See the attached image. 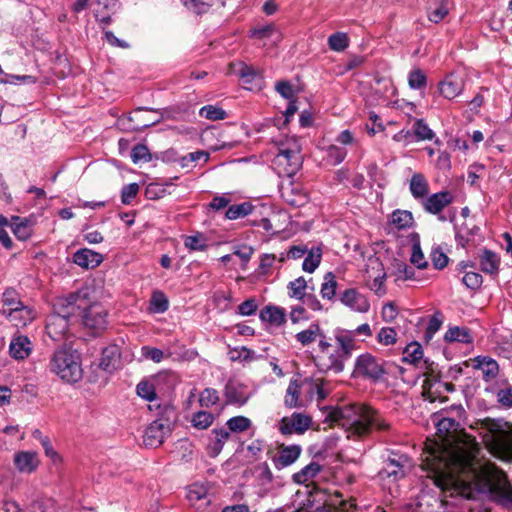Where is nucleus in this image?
Returning <instances> with one entry per match:
<instances>
[{
  "mask_svg": "<svg viewBox=\"0 0 512 512\" xmlns=\"http://www.w3.org/2000/svg\"><path fill=\"white\" fill-rule=\"evenodd\" d=\"M444 340L448 343L459 342L462 344H471L473 342V337L469 328L454 326L449 327L446 331Z\"/></svg>",
  "mask_w": 512,
  "mask_h": 512,
  "instance_id": "nucleus-28",
  "label": "nucleus"
},
{
  "mask_svg": "<svg viewBox=\"0 0 512 512\" xmlns=\"http://www.w3.org/2000/svg\"><path fill=\"white\" fill-rule=\"evenodd\" d=\"M299 390H300V384L297 380H291L289 383V386L286 390L285 395V406L287 408H297L300 407L299 403Z\"/></svg>",
  "mask_w": 512,
  "mask_h": 512,
  "instance_id": "nucleus-46",
  "label": "nucleus"
},
{
  "mask_svg": "<svg viewBox=\"0 0 512 512\" xmlns=\"http://www.w3.org/2000/svg\"><path fill=\"white\" fill-rule=\"evenodd\" d=\"M106 375L113 374L121 367V348L116 344H110L101 351V358L98 363H92Z\"/></svg>",
  "mask_w": 512,
  "mask_h": 512,
  "instance_id": "nucleus-10",
  "label": "nucleus"
},
{
  "mask_svg": "<svg viewBox=\"0 0 512 512\" xmlns=\"http://www.w3.org/2000/svg\"><path fill=\"white\" fill-rule=\"evenodd\" d=\"M238 75L246 84H252L257 79H262L257 70H255L252 66L247 65L245 63H240Z\"/></svg>",
  "mask_w": 512,
  "mask_h": 512,
  "instance_id": "nucleus-61",
  "label": "nucleus"
},
{
  "mask_svg": "<svg viewBox=\"0 0 512 512\" xmlns=\"http://www.w3.org/2000/svg\"><path fill=\"white\" fill-rule=\"evenodd\" d=\"M14 464L20 472L31 473L37 467L35 455L31 452H18L14 456Z\"/></svg>",
  "mask_w": 512,
  "mask_h": 512,
  "instance_id": "nucleus-29",
  "label": "nucleus"
},
{
  "mask_svg": "<svg viewBox=\"0 0 512 512\" xmlns=\"http://www.w3.org/2000/svg\"><path fill=\"white\" fill-rule=\"evenodd\" d=\"M171 431L169 424L152 421L144 432L143 442L146 447L156 448L163 443Z\"/></svg>",
  "mask_w": 512,
  "mask_h": 512,
  "instance_id": "nucleus-12",
  "label": "nucleus"
},
{
  "mask_svg": "<svg viewBox=\"0 0 512 512\" xmlns=\"http://www.w3.org/2000/svg\"><path fill=\"white\" fill-rule=\"evenodd\" d=\"M246 386L237 380L229 379L224 387V396L226 404H234L243 406L249 400V395L246 393Z\"/></svg>",
  "mask_w": 512,
  "mask_h": 512,
  "instance_id": "nucleus-13",
  "label": "nucleus"
},
{
  "mask_svg": "<svg viewBox=\"0 0 512 512\" xmlns=\"http://www.w3.org/2000/svg\"><path fill=\"white\" fill-rule=\"evenodd\" d=\"M443 323V314L436 311L429 319L427 329L424 333V340L429 342L434 337L435 333L441 328Z\"/></svg>",
  "mask_w": 512,
  "mask_h": 512,
  "instance_id": "nucleus-54",
  "label": "nucleus"
},
{
  "mask_svg": "<svg viewBox=\"0 0 512 512\" xmlns=\"http://www.w3.org/2000/svg\"><path fill=\"white\" fill-rule=\"evenodd\" d=\"M32 436L34 439L38 440L45 452V455L49 457L54 463L61 460L58 452L53 448L50 438L48 436L43 435V433L39 429H35L32 432Z\"/></svg>",
  "mask_w": 512,
  "mask_h": 512,
  "instance_id": "nucleus-38",
  "label": "nucleus"
},
{
  "mask_svg": "<svg viewBox=\"0 0 512 512\" xmlns=\"http://www.w3.org/2000/svg\"><path fill=\"white\" fill-rule=\"evenodd\" d=\"M273 166L279 174L294 176L302 165V157L297 150L289 148H279L277 154L272 160Z\"/></svg>",
  "mask_w": 512,
  "mask_h": 512,
  "instance_id": "nucleus-6",
  "label": "nucleus"
},
{
  "mask_svg": "<svg viewBox=\"0 0 512 512\" xmlns=\"http://www.w3.org/2000/svg\"><path fill=\"white\" fill-rule=\"evenodd\" d=\"M410 192L415 199L422 198L428 193V182L421 173L413 174L410 180Z\"/></svg>",
  "mask_w": 512,
  "mask_h": 512,
  "instance_id": "nucleus-34",
  "label": "nucleus"
},
{
  "mask_svg": "<svg viewBox=\"0 0 512 512\" xmlns=\"http://www.w3.org/2000/svg\"><path fill=\"white\" fill-rule=\"evenodd\" d=\"M48 367L52 373L67 383H76L83 376L80 355L71 347L63 346L56 349Z\"/></svg>",
  "mask_w": 512,
  "mask_h": 512,
  "instance_id": "nucleus-2",
  "label": "nucleus"
},
{
  "mask_svg": "<svg viewBox=\"0 0 512 512\" xmlns=\"http://www.w3.org/2000/svg\"><path fill=\"white\" fill-rule=\"evenodd\" d=\"M413 221L412 213L407 210H395L391 215V223L399 230L409 228Z\"/></svg>",
  "mask_w": 512,
  "mask_h": 512,
  "instance_id": "nucleus-40",
  "label": "nucleus"
},
{
  "mask_svg": "<svg viewBox=\"0 0 512 512\" xmlns=\"http://www.w3.org/2000/svg\"><path fill=\"white\" fill-rule=\"evenodd\" d=\"M136 393L139 397L148 402H153L157 399L155 386L147 379H143L137 384Z\"/></svg>",
  "mask_w": 512,
  "mask_h": 512,
  "instance_id": "nucleus-44",
  "label": "nucleus"
},
{
  "mask_svg": "<svg viewBox=\"0 0 512 512\" xmlns=\"http://www.w3.org/2000/svg\"><path fill=\"white\" fill-rule=\"evenodd\" d=\"M226 425L229 431L233 433H240L249 429L252 425V422L249 418L245 416H235L228 419Z\"/></svg>",
  "mask_w": 512,
  "mask_h": 512,
  "instance_id": "nucleus-55",
  "label": "nucleus"
},
{
  "mask_svg": "<svg viewBox=\"0 0 512 512\" xmlns=\"http://www.w3.org/2000/svg\"><path fill=\"white\" fill-rule=\"evenodd\" d=\"M182 3L196 14L206 13L212 6H224L223 0H181Z\"/></svg>",
  "mask_w": 512,
  "mask_h": 512,
  "instance_id": "nucleus-33",
  "label": "nucleus"
},
{
  "mask_svg": "<svg viewBox=\"0 0 512 512\" xmlns=\"http://www.w3.org/2000/svg\"><path fill=\"white\" fill-rule=\"evenodd\" d=\"M454 231H455V241H456L457 245L464 248L470 242V240L476 234H478V232L480 231V228L476 225H474L472 228H468V227H466V225L458 226L455 224Z\"/></svg>",
  "mask_w": 512,
  "mask_h": 512,
  "instance_id": "nucleus-32",
  "label": "nucleus"
},
{
  "mask_svg": "<svg viewBox=\"0 0 512 512\" xmlns=\"http://www.w3.org/2000/svg\"><path fill=\"white\" fill-rule=\"evenodd\" d=\"M454 200L453 195L448 190L433 193L428 196L424 202V210L430 214H439L442 210L450 205Z\"/></svg>",
  "mask_w": 512,
  "mask_h": 512,
  "instance_id": "nucleus-15",
  "label": "nucleus"
},
{
  "mask_svg": "<svg viewBox=\"0 0 512 512\" xmlns=\"http://www.w3.org/2000/svg\"><path fill=\"white\" fill-rule=\"evenodd\" d=\"M184 245L191 251H205L208 248L207 238L203 233L197 232L184 238Z\"/></svg>",
  "mask_w": 512,
  "mask_h": 512,
  "instance_id": "nucleus-42",
  "label": "nucleus"
},
{
  "mask_svg": "<svg viewBox=\"0 0 512 512\" xmlns=\"http://www.w3.org/2000/svg\"><path fill=\"white\" fill-rule=\"evenodd\" d=\"M334 337L338 343V349L341 350L342 355L346 358H351L352 351L355 348V335L353 331L337 327L334 330Z\"/></svg>",
  "mask_w": 512,
  "mask_h": 512,
  "instance_id": "nucleus-23",
  "label": "nucleus"
},
{
  "mask_svg": "<svg viewBox=\"0 0 512 512\" xmlns=\"http://www.w3.org/2000/svg\"><path fill=\"white\" fill-rule=\"evenodd\" d=\"M408 84L411 89L421 90L427 85V77L421 69H413L408 74Z\"/></svg>",
  "mask_w": 512,
  "mask_h": 512,
  "instance_id": "nucleus-56",
  "label": "nucleus"
},
{
  "mask_svg": "<svg viewBox=\"0 0 512 512\" xmlns=\"http://www.w3.org/2000/svg\"><path fill=\"white\" fill-rule=\"evenodd\" d=\"M348 359L349 358H346L342 355L341 350L337 349L335 352L329 355L328 363L317 364V367L318 370L323 373L332 371L336 374H339L344 370L345 361H347Z\"/></svg>",
  "mask_w": 512,
  "mask_h": 512,
  "instance_id": "nucleus-27",
  "label": "nucleus"
},
{
  "mask_svg": "<svg viewBox=\"0 0 512 512\" xmlns=\"http://www.w3.org/2000/svg\"><path fill=\"white\" fill-rule=\"evenodd\" d=\"M355 431L360 435L368 434L372 429L388 431L390 424L373 409H365L357 420L354 421Z\"/></svg>",
  "mask_w": 512,
  "mask_h": 512,
  "instance_id": "nucleus-9",
  "label": "nucleus"
},
{
  "mask_svg": "<svg viewBox=\"0 0 512 512\" xmlns=\"http://www.w3.org/2000/svg\"><path fill=\"white\" fill-rule=\"evenodd\" d=\"M322 259V252L319 247L312 248L305 257L302 269L305 272L313 273L320 265Z\"/></svg>",
  "mask_w": 512,
  "mask_h": 512,
  "instance_id": "nucleus-41",
  "label": "nucleus"
},
{
  "mask_svg": "<svg viewBox=\"0 0 512 512\" xmlns=\"http://www.w3.org/2000/svg\"><path fill=\"white\" fill-rule=\"evenodd\" d=\"M394 267L395 273L398 275V278H402L403 280H420L419 278L416 277V272L414 268L409 266L405 262L396 261Z\"/></svg>",
  "mask_w": 512,
  "mask_h": 512,
  "instance_id": "nucleus-60",
  "label": "nucleus"
},
{
  "mask_svg": "<svg viewBox=\"0 0 512 512\" xmlns=\"http://www.w3.org/2000/svg\"><path fill=\"white\" fill-rule=\"evenodd\" d=\"M307 282L303 276L290 281L287 285L288 295L290 298L301 300L306 295Z\"/></svg>",
  "mask_w": 512,
  "mask_h": 512,
  "instance_id": "nucleus-43",
  "label": "nucleus"
},
{
  "mask_svg": "<svg viewBox=\"0 0 512 512\" xmlns=\"http://www.w3.org/2000/svg\"><path fill=\"white\" fill-rule=\"evenodd\" d=\"M349 45V38L346 33L336 32L328 37V46L336 52L344 51Z\"/></svg>",
  "mask_w": 512,
  "mask_h": 512,
  "instance_id": "nucleus-52",
  "label": "nucleus"
},
{
  "mask_svg": "<svg viewBox=\"0 0 512 512\" xmlns=\"http://www.w3.org/2000/svg\"><path fill=\"white\" fill-rule=\"evenodd\" d=\"M214 419L215 417L211 412L201 410L193 414L191 423L193 427L204 430L212 425Z\"/></svg>",
  "mask_w": 512,
  "mask_h": 512,
  "instance_id": "nucleus-50",
  "label": "nucleus"
},
{
  "mask_svg": "<svg viewBox=\"0 0 512 512\" xmlns=\"http://www.w3.org/2000/svg\"><path fill=\"white\" fill-rule=\"evenodd\" d=\"M169 192L160 182L149 183L145 188V196L149 200H158L166 196Z\"/></svg>",
  "mask_w": 512,
  "mask_h": 512,
  "instance_id": "nucleus-58",
  "label": "nucleus"
},
{
  "mask_svg": "<svg viewBox=\"0 0 512 512\" xmlns=\"http://www.w3.org/2000/svg\"><path fill=\"white\" fill-rule=\"evenodd\" d=\"M388 364L389 362L381 361L370 353H364L356 358L354 369L363 377L378 382L388 373Z\"/></svg>",
  "mask_w": 512,
  "mask_h": 512,
  "instance_id": "nucleus-5",
  "label": "nucleus"
},
{
  "mask_svg": "<svg viewBox=\"0 0 512 512\" xmlns=\"http://www.w3.org/2000/svg\"><path fill=\"white\" fill-rule=\"evenodd\" d=\"M199 115L211 121L224 120L227 117V112L217 106L205 105L200 108Z\"/></svg>",
  "mask_w": 512,
  "mask_h": 512,
  "instance_id": "nucleus-53",
  "label": "nucleus"
},
{
  "mask_svg": "<svg viewBox=\"0 0 512 512\" xmlns=\"http://www.w3.org/2000/svg\"><path fill=\"white\" fill-rule=\"evenodd\" d=\"M479 265L482 272L491 276H497L499 273L500 257L496 252L484 248L479 256Z\"/></svg>",
  "mask_w": 512,
  "mask_h": 512,
  "instance_id": "nucleus-21",
  "label": "nucleus"
},
{
  "mask_svg": "<svg viewBox=\"0 0 512 512\" xmlns=\"http://www.w3.org/2000/svg\"><path fill=\"white\" fill-rule=\"evenodd\" d=\"M149 304V310L153 313L162 314L169 309V300L160 290L152 293Z\"/></svg>",
  "mask_w": 512,
  "mask_h": 512,
  "instance_id": "nucleus-35",
  "label": "nucleus"
},
{
  "mask_svg": "<svg viewBox=\"0 0 512 512\" xmlns=\"http://www.w3.org/2000/svg\"><path fill=\"white\" fill-rule=\"evenodd\" d=\"M322 466L315 462L311 461L308 465L303 467L300 471L297 473H294L292 476V479L297 484H304L307 481L313 479L318 475V473L321 471Z\"/></svg>",
  "mask_w": 512,
  "mask_h": 512,
  "instance_id": "nucleus-30",
  "label": "nucleus"
},
{
  "mask_svg": "<svg viewBox=\"0 0 512 512\" xmlns=\"http://www.w3.org/2000/svg\"><path fill=\"white\" fill-rule=\"evenodd\" d=\"M473 368L482 372L483 379L488 382L494 379L499 372V365L496 360L486 357L477 356L473 360Z\"/></svg>",
  "mask_w": 512,
  "mask_h": 512,
  "instance_id": "nucleus-20",
  "label": "nucleus"
},
{
  "mask_svg": "<svg viewBox=\"0 0 512 512\" xmlns=\"http://www.w3.org/2000/svg\"><path fill=\"white\" fill-rule=\"evenodd\" d=\"M80 315L84 326L91 330L94 337L99 336L107 328V311L101 305H84Z\"/></svg>",
  "mask_w": 512,
  "mask_h": 512,
  "instance_id": "nucleus-7",
  "label": "nucleus"
},
{
  "mask_svg": "<svg viewBox=\"0 0 512 512\" xmlns=\"http://www.w3.org/2000/svg\"><path fill=\"white\" fill-rule=\"evenodd\" d=\"M84 305H87V293L76 291L71 292L67 296H61L54 299L52 304L53 315L52 323L47 325L48 333L53 325L60 328V333H64L69 326L72 317L80 315Z\"/></svg>",
  "mask_w": 512,
  "mask_h": 512,
  "instance_id": "nucleus-1",
  "label": "nucleus"
},
{
  "mask_svg": "<svg viewBox=\"0 0 512 512\" xmlns=\"http://www.w3.org/2000/svg\"><path fill=\"white\" fill-rule=\"evenodd\" d=\"M253 208L254 206L248 201L231 205L226 210L225 216L229 220H235L251 214L253 212Z\"/></svg>",
  "mask_w": 512,
  "mask_h": 512,
  "instance_id": "nucleus-39",
  "label": "nucleus"
},
{
  "mask_svg": "<svg viewBox=\"0 0 512 512\" xmlns=\"http://www.w3.org/2000/svg\"><path fill=\"white\" fill-rule=\"evenodd\" d=\"M317 336H322V329L317 322H313L308 329L298 332L295 338L303 346H307L314 342Z\"/></svg>",
  "mask_w": 512,
  "mask_h": 512,
  "instance_id": "nucleus-36",
  "label": "nucleus"
},
{
  "mask_svg": "<svg viewBox=\"0 0 512 512\" xmlns=\"http://www.w3.org/2000/svg\"><path fill=\"white\" fill-rule=\"evenodd\" d=\"M312 418L306 414L294 412L279 422V431L283 435L304 434L310 427Z\"/></svg>",
  "mask_w": 512,
  "mask_h": 512,
  "instance_id": "nucleus-11",
  "label": "nucleus"
},
{
  "mask_svg": "<svg viewBox=\"0 0 512 512\" xmlns=\"http://www.w3.org/2000/svg\"><path fill=\"white\" fill-rule=\"evenodd\" d=\"M430 258L433 267L436 270H443L448 265L449 262L448 256L443 252L440 246H435L432 248Z\"/></svg>",
  "mask_w": 512,
  "mask_h": 512,
  "instance_id": "nucleus-57",
  "label": "nucleus"
},
{
  "mask_svg": "<svg viewBox=\"0 0 512 512\" xmlns=\"http://www.w3.org/2000/svg\"><path fill=\"white\" fill-rule=\"evenodd\" d=\"M219 401L218 391L214 388H205L199 397L201 407L209 408Z\"/></svg>",
  "mask_w": 512,
  "mask_h": 512,
  "instance_id": "nucleus-62",
  "label": "nucleus"
},
{
  "mask_svg": "<svg viewBox=\"0 0 512 512\" xmlns=\"http://www.w3.org/2000/svg\"><path fill=\"white\" fill-rule=\"evenodd\" d=\"M489 499L506 510H512V486L507 481L503 486L488 487Z\"/></svg>",
  "mask_w": 512,
  "mask_h": 512,
  "instance_id": "nucleus-16",
  "label": "nucleus"
},
{
  "mask_svg": "<svg viewBox=\"0 0 512 512\" xmlns=\"http://www.w3.org/2000/svg\"><path fill=\"white\" fill-rule=\"evenodd\" d=\"M337 281L333 272L324 275V282L321 285V296L323 299L332 300L336 294Z\"/></svg>",
  "mask_w": 512,
  "mask_h": 512,
  "instance_id": "nucleus-45",
  "label": "nucleus"
},
{
  "mask_svg": "<svg viewBox=\"0 0 512 512\" xmlns=\"http://www.w3.org/2000/svg\"><path fill=\"white\" fill-rule=\"evenodd\" d=\"M159 412L157 418L154 420L163 424H169V428L173 429V425L176 422L177 414L176 410L171 405L158 406Z\"/></svg>",
  "mask_w": 512,
  "mask_h": 512,
  "instance_id": "nucleus-49",
  "label": "nucleus"
},
{
  "mask_svg": "<svg viewBox=\"0 0 512 512\" xmlns=\"http://www.w3.org/2000/svg\"><path fill=\"white\" fill-rule=\"evenodd\" d=\"M346 156L347 150L345 148L338 147L336 145H330L327 148V160L333 166L339 165L343 162Z\"/></svg>",
  "mask_w": 512,
  "mask_h": 512,
  "instance_id": "nucleus-59",
  "label": "nucleus"
},
{
  "mask_svg": "<svg viewBox=\"0 0 512 512\" xmlns=\"http://www.w3.org/2000/svg\"><path fill=\"white\" fill-rule=\"evenodd\" d=\"M259 318L262 322L279 327L286 323V311L282 307L269 304L261 309Z\"/></svg>",
  "mask_w": 512,
  "mask_h": 512,
  "instance_id": "nucleus-22",
  "label": "nucleus"
},
{
  "mask_svg": "<svg viewBox=\"0 0 512 512\" xmlns=\"http://www.w3.org/2000/svg\"><path fill=\"white\" fill-rule=\"evenodd\" d=\"M302 448L298 444L283 446L277 455L272 458L273 464L277 470L292 465L300 457Z\"/></svg>",
  "mask_w": 512,
  "mask_h": 512,
  "instance_id": "nucleus-18",
  "label": "nucleus"
},
{
  "mask_svg": "<svg viewBox=\"0 0 512 512\" xmlns=\"http://www.w3.org/2000/svg\"><path fill=\"white\" fill-rule=\"evenodd\" d=\"M412 131L418 141L433 140L435 137L434 131L429 128L424 119H416Z\"/></svg>",
  "mask_w": 512,
  "mask_h": 512,
  "instance_id": "nucleus-47",
  "label": "nucleus"
},
{
  "mask_svg": "<svg viewBox=\"0 0 512 512\" xmlns=\"http://www.w3.org/2000/svg\"><path fill=\"white\" fill-rule=\"evenodd\" d=\"M340 301L345 306L359 313H366L370 309L368 299L360 294L355 288L346 289L340 295Z\"/></svg>",
  "mask_w": 512,
  "mask_h": 512,
  "instance_id": "nucleus-14",
  "label": "nucleus"
},
{
  "mask_svg": "<svg viewBox=\"0 0 512 512\" xmlns=\"http://www.w3.org/2000/svg\"><path fill=\"white\" fill-rule=\"evenodd\" d=\"M424 352L421 344L417 341H413L405 346L403 349V356L401 358V361L403 363H409L414 365L415 367H418L421 362H423V365L421 368L427 369L430 365V361L428 359H424Z\"/></svg>",
  "mask_w": 512,
  "mask_h": 512,
  "instance_id": "nucleus-19",
  "label": "nucleus"
},
{
  "mask_svg": "<svg viewBox=\"0 0 512 512\" xmlns=\"http://www.w3.org/2000/svg\"><path fill=\"white\" fill-rule=\"evenodd\" d=\"M487 429L494 444L503 452L512 455V430L509 423L502 419H489Z\"/></svg>",
  "mask_w": 512,
  "mask_h": 512,
  "instance_id": "nucleus-8",
  "label": "nucleus"
},
{
  "mask_svg": "<svg viewBox=\"0 0 512 512\" xmlns=\"http://www.w3.org/2000/svg\"><path fill=\"white\" fill-rule=\"evenodd\" d=\"M215 439L208 444V453L211 457H216L222 451L226 440L229 438V431L224 428H215L212 430Z\"/></svg>",
  "mask_w": 512,
  "mask_h": 512,
  "instance_id": "nucleus-31",
  "label": "nucleus"
},
{
  "mask_svg": "<svg viewBox=\"0 0 512 512\" xmlns=\"http://www.w3.org/2000/svg\"><path fill=\"white\" fill-rule=\"evenodd\" d=\"M396 330L393 327H383L377 335V341L385 346L396 343Z\"/></svg>",
  "mask_w": 512,
  "mask_h": 512,
  "instance_id": "nucleus-64",
  "label": "nucleus"
},
{
  "mask_svg": "<svg viewBox=\"0 0 512 512\" xmlns=\"http://www.w3.org/2000/svg\"><path fill=\"white\" fill-rule=\"evenodd\" d=\"M463 90V82L454 74L447 75L443 81L439 83L440 94L446 99H454Z\"/></svg>",
  "mask_w": 512,
  "mask_h": 512,
  "instance_id": "nucleus-24",
  "label": "nucleus"
},
{
  "mask_svg": "<svg viewBox=\"0 0 512 512\" xmlns=\"http://www.w3.org/2000/svg\"><path fill=\"white\" fill-rule=\"evenodd\" d=\"M462 283L467 287V289L476 291L481 288L483 284V277L478 272H465L462 277Z\"/></svg>",
  "mask_w": 512,
  "mask_h": 512,
  "instance_id": "nucleus-63",
  "label": "nucleus"
},
{
  "mask_svg": "<svg viewBox=\"0 0 512 512\" xmlns=\"http://www.w3.org/2000/svg\"><path fill=\"white\" fill-rule=\"evenodd\" d=\"M382 467L377 473L381 482L396 483L406 476L411 458L398 449H386L380 456Z\"/></svg>",
  "mask_w": 512,
  "mask_h": 512,
  "instance_id": "nucleus-3",
  "label": "nucleus"
},
{
  "mask_svg": "<svg viewBox=\"0 0 512 512\" xmlns=\"http://www.w3.org/2000/svg\"><path fill=\"white\" fill-rule=\"evenodd\" d=\"M131 159L133 163L151 162L154 160V153H151L148 147L143 143L136 144L131 150Z\"/></svg>",
  "mask_w": 512,
  "mask_h": 512,
  "instance_id": "nucleus-48",
  "label": "nucleus"
},
{
  "mask_svg": "<svg viewBox=\"0 0 512 512\" xmlns=\"http://www.w3.org/2000/svg\"><path fill=\"white\" fill-rule=\"evenodd\" d=\"M9 227L18 240L26 241L32 235L33 229L30 220L19 216H12Z\"/></svg>",
  "mask_w": 512,
  "mask_h": 512,
  "instance_id": "nucleus-26",
  "label": "nucleus"
},
{
  "mask_svg": "<svg viewBox=\"0 0 512 512\" xmlns=\"http://www.w3.org/2000/svg\"><path fill=\"white\" fill-rule=\"evenodd\" d=\"M319 496L318 492L310 489L298 490L291 502L278 508L277 512H325L326 506Z\"/></svg>",
  "mask_w": 512,
  "mask_h": 512,
  "instance_id": "nucleus-4",
  "label": "nucleus"
},
{
  "mask_svg": "<svg viewBox=\"0 0 512 512\" xmlns=\"http://www.w3.org/2000/svg\"><path fill=\"white\" fill-rule=\"evenodd\" d=\"M72 261L81 268L89 270L98 267L104 261V257L89 248H81L73 254Z\"/></svg>",
  "mask_w": 512,
  "mask_h": 512,
  "instance_id": "nucleus-17",
  "label": "nucleus"
},
{
  "mask_svg": "<svg viewBox=\"0 0 512 512\" xmlns=\"http://www.w3.org/2000/svg\"><path fill=\"white\" fill-rule=\"evenodd\" d=\"M31 342L27 336L19 335L12 339L9 345L10 356L16 360H23L31 352Z\"/></svg>",
  "mask_w": 512,
  "mask_h": 512,
  "instance_id": "nucleus-25",
  "label": "nucleus"
},
{
  "mask_svg": "<svg viewBox=\"0 0 512 512\" xmlns=\"http://www.w3.org/2000/svg\"><path fill=\"white\" fill-rule=\"evenodd\" d=\"M431 419L436 426L437 432L439 433H448L451 429L457 425V422L454 418L451 417H442L440 412H436L431 416Z\"/></svg>",
  "mask_w": 512,
  "mask_h": 512,
  "instance_id": "nucleus-51",
  "label": "nucleus"
},
{
  "mask_svg": "<svg viewBox=\"0 0 512 512\" xmlns=\"http://www.w3.org/2000/svg\"><path fill=\"white\" fill-rule=\"evenodd\" d=\"M412 240L413 244L410 262L418 269H426L428 267V262L425 260L424 254L422 252L419 235L417 233L412 234Z\"/></svg>",
  "mask_w": 512,
  "mask_h": 512,
  "instance_id": "nucleus-37",
  "label": "nucleus"
}]
</instances>
